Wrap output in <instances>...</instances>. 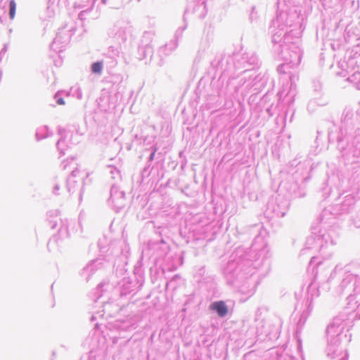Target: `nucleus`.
Segmentation results:
<instances>
[{"instance_id":"obj_1","label":"nucleus","mask_w":360,"mask_h":360,"mask_svg":"<svg viewBox=\"0 0 360 360\" xmlns=\"http://www.w3.org/2000/svg\"><path fill=\"white\" fill-rule=\"evenodd\" d=\"M210 307V309L216 311L221 317L225 316L228 312L227 307L224 301L214 302Z\"/></svg>"},{"instance_id":"obj_2","label":"nucleus","mask_w":360,"mask_h":360,"mask_svg":"<svg viewBox=\"0 0 360 360\" xmlns=\"http://www.w3.org/2000/svg\"><path fill=\"white\" fill-rule=\"evenodd\" d=\"M10 11H9V15L11 19H13L15 14V10H16V4L14 0H11L10 1Z\"/></svg>"},{"instance_id":"obj_3","label":"nucleus","mask_w":360,"mask_h":360,"mask_svg":"<svg viewBox=\"0 0 360 360\" xmlns=\"http://www.w3.org/2000/svg\"><path fill=\"white\" fill-rule=\"evenodd\" d=\"M91 70L94 73H101L102 70V63L100 62H96L92 64Z\"/></svg>"},{"instance_id":"obj_4","label":"nucleus","mask_w":360,"mask_h":360,"mask_svg":"<svg viewBox=\"0 0 360 360\" xmlns=\"http://www.w3.org/2000/svg\"><path fill=\"white\" fill-rule=\"evenodd\" d=\"M57 103L60 105H63L65 104V101L63 98H59L58 101H57Z\"/></svg>"}]
</instances>
